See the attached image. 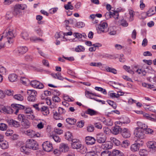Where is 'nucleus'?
I'll return each instance as SVG.
<instances>
[{
	"label": "nucleus",
	"mask_w": 156,
	"mask_h": 156,
	"mask_svg": "<svg viewBox=\"0 0 156 156\" xmlns=\"http://www.w3.org/2000/svg\"><path fill=\"white\" fill-rule=\"evenodd\" d=\"M85 156H98L97 153L94 151H90L87 153Z\"/></svg>",
	"instance_id": "obj_37"
},
{
	"label": "nucleus",
	"mask_w": 156,
	"mask_h": 156,
	"mask_svg": "<svg viewBox=\"0 0 156 156\" xmlns=\"http://www.w3.org/2000/svg\"><path fill=\"white\" fill-rule=\"evenodd\" d=\"M21 125L24 129H27L30 126V123L28 120L27 119H24L21 122Z\"/></svg>",
	"instance_id": "obj_21"
},
{
	"label": "nucleus",
	"mask_w": 156,
	"mask_h": 156,
	"mask_svg": "<svg viewBox=\"0 0 156 156\" xmlns=\"http://www.w3.org/2000/svg\"><path fill=\"white\" fill-rule=\"evenodd\" d=\"M50 137L53 139L56 142H60L61 140V139L57 135L51 136Z\"/></svg>",
	"instance_id": "obj_44"
},
{
	"label": "nucleus",
	"mask_w": 156,
	"mask_h": 156,
	"mask_svg": "<svg viewBox=\"0 0 156 156\" xmlns=\"http://www.w3.org/2000/svg\"><path fill=\"white\" fill-rule=\"evenodd\" d=\"M7 122L8 124L11 126L17 128L20 126V123L19 122L12 119L8 120Z\"/></svg>",
	"instance_id": "obj_12"
},
{
	"label": "nucleus",
	"mask_w": 156,
	"mask_h": 156,
	"mask_svg": "<svg viewBox=\"0 0 156 156\" xmlns=\"http://www.w3.org/2000/svg\"><path fill=\"white\" fill-rule=\"evenodd\" d=\"M95 126L98 129H101L102 127L101 124L100 122H96L94 123Z\"/></svg>",
	"instance_id": "obj_64"
},
{
	"label": "nucleus",
	"mask_w": 156,
	"mask_h": 156,
	"mask_svg": "<svg viewBox=\"0 0 156 156\" xmlns=\"http://www.w3.org/2000/svg\"><path fill=\"white\" fill-rule=\"evenodd\" d=\"M30 41H36L38 40L40 41L43 42L44 41L43 39L35 36L32 37H30Z\"/></svg>",
	"instance_id": "obj_47"
},
{
	"label": "nucleus",
	"mask_w": 156,
	"mask_h": 156,
	"mask_svg": "<svg viewBox=\"0 0 156 156\" xmlns=\"http://www.w3.org/2000/svg\"><path fill=\"white\" fill-rule=\"evenodd\" d=\"M34 31L40 36H42L43 34V31L39 27L35 28Z\"/></svg>",
	"instance_id": "obj_42"
},
{
	"label": "nucleus",
	"mask_w": 156,
	"mask_h": 156,
	"mask_svg": "<svg viewBox=\"0 0 156 156\" xmlns=\"http://www.w3.org/2000/svg\"><path fill=\"white\" fill-rule=\"evenodd\" d=\"M25 109V107L20 104H16L13 105V108H12V113L17 115L19 112L20 109Z\"/></svg>",
	"instance_id": "obj_10"
},
{
	"label": "nucleus",
	"mask_w": 156,
	"mask_h": 156,
	"mask_svg": "<svg viewBox=\"0 0 156 156\" xmlns=\"http://www.w3.org/2000/svg\"><path fill=\"white\" fill-rule=\"evenodd\" d=\"M58 113L60 115H62L65 114L66 110L62 108L59 107L58 108Z\"/></svg>",
	"instance_id": "obj_45"
},
{
	"label": "nucleus",
	"mask_w": 156,
	"mask_h": 156,
	"mask_svg": "<svg viewBox=\"0 0 156 156\" xmlns=\"http://www.w3.org/2000/svg\"><path fill=\"white\" fill-rule=\"evenodd\" d=\"M6 72V69L2 65H0V73L2 74H5Z\"/></svg>",
	"instance_id": "obj_57"
},
{
	"label": "nucleus",
	"mask_w": 156,
	"mask_h": 156,
	"mask_svg": "<svg viewBox=\"0 0 156 156\" xmlns=\"http://www.w3.org/2000/svg\"><path fill=\"white\" fill-rule=\"evenodd\" d=\"M28 50L27 47L26 46H20L18 48L16 51V53L23 54L27 52Z\"/></svg>",
	"instance_id": "obj_18"
},
{
	"label": "nucleus",
	"mask_w": 156,
	"mask_h": 156,
	"mask_svg": "<svg viewBox=\"0 0 156 156\" xmlns=\"http://www.w3.org/2000/svg\"><path fill=\"white\" fill-rule=\"evenodd\" d=\"M106 140V137L102 133H99L96 135V140L98 143L103 144Z\"/></svg>",
	"instance_id": "obj_9"
},
{
	"label": "nucleus",
	"mask_w": 156,
	"mask_h": 156,
	"mask_svg": "<svg viewBox=\"0 0 156 156\" xmlns=\"http://www.w3.org/2000/svg\"><path fill=\"white\" fill-rule=\"evenodd\" d=\"M65 137L66 139L69 141L72 140V139H73L72 134L69 132H67L66 133Z\"/></svg>",
	"instance_id": "obj_35"
},
{
	"label": "nucleus",
	"mask_w": 156,
	"mask_h": 156,
	"mask_svg": "<svg viewBox=\"0 0 156 156\" xmlns=\"http://www.w3.org/2000/svg\"><path fill=\"white\" fill-rule=\"evenodd\" d=\"M119 16L118 12L117 11H115L113 12H112L111 17H113L115 20H117Z\"/></svg>",
	"instance_id": "obj_41"
},
{
	"label": "nucleus",
	"mask_w": 156,
	"mask_h": 156,
	"mask_svg": "<svg viewBox=\"0 0 156 156\" xmlns=\"http://www.w3.org/2000/svg\"><path fill=\"white\" fill-rule=\"evenodd\" d=\"M103 130L104 133L106 135H109L111 133V130L108 127H103Z\"/></svg>",
	"instance_id": "obj_50"
},
{
	"label": "nucleus",
	"mask_w": 156,
	"mask_h": 156,
	"mask_svg": "<svg viewBox=\"0 0 156 156\" xmlns=\"http://www.w3.org/2000/svg\"><path fill=\"white\" fill-rule=\"evenodd\" d=\"M20 82L23 84L26 85L29 83V81L27 78L25 77H22L20 79Z\"/></svg>",
	"instance_id": "obj_34"
},
{
	"label": "nucleus",
	"mask_w": 156,
	"mask_h": 156,
	"mask_svg": "<svg viewBox=\"0 0 156 156\" xmlns=\"http://www.w3.org/2000/svg\"><path fill=\"white\" fill-rule=\"evenodd\" d=\"M43 149L45 151L50 152L53 149L52 144L51 143L48 141H46L42 144Z\"/></svg>",
	"instance_id": "obj_6"
},
{
	"label": "nucleus",
	"mask_w": 156,
	"mask_h": 156,
	"mask_svg": "<svg viewBox=\"0 0 156 156\" xmlns=\"http://www.w3.org/2000/svg\"><path fill=\"white\" fill-rule=\"evenodd\" d=\"M96 27L97 32L98 34L106 32L108 31L107 23L105 22H101L99 25H97Z\"/></svg>",
	"instance_id": "obj_2"
},
{
	"label": "nucleus",
	"mask_w": 156,
	"mask_h": 156,
	"mask_svg": "<svg viewBox=\"0 0 156 156\" xmlns=\"http://www.w3.org/2000/svg\"><path fill=\"white\" fill-rule=\"evenodd\" d=\"M40 111L44 115H46L49 113L48 108L46 106H44L41 107L40 109Z\"/></svg>",
	"instance_id": "obj_24"
},
{
	"label": "nucleus",
	"mask_w": 156,
	"mask_h": 156,
	"mask_svg": "<svg viewBox=\"0 0 156 156\" xmlns=\"http://www.w3.org/2000/svg\"><path fill=\"white\" fill-rule=\"evenodd\" d=\"M147 151L145 149H141L139 151V154L141 156H145L147 155Z\"/></svg>",
	"instance_id": "obj_52"
},
{
	"label": "nucleus",
	"mask_w": 156,
	"mask_h": 156,
	"mask_svg": "<svg viewBox=\"0 0 156 156\" xmlns=\"http://www.w3.org/2000/svg\"><path fill=\"white\" fill-rule=\"evenodd\" d=\"M0 147L4 149H6L8 147V143L6 141L0 144Z\"/></svg>",
	"instance_id": "obj_38"
},
{
	"label": "nucleus",
	"mask_w": 156,
	"mask_h": 156,
	"mask_svg": "<svg viewBox=\"0 0 156 156\" xmlns=\"http://www.w3.org/2000/svg\"><path fill=\"white\" fill-rule=\"evenodd\" d=\"M71 146L73 148L76 149H82L84 147L83 145L79 141L76 142V143H72Z\"/></svg>",
	"instance_id": "obj_20"
},
{
	"label": "nucleus",
	"mask_w": 156,
	"mask_h": 156,
	"mask_svg": "<svg viewBox=\"0 0 156 156\" xmlns=\"http://www.w3.org/2000/svg\"><path fill=\"white\" fill-rule=\"evenodd\" d=\"M147 147L153 151L156 150V142L154 141H149L147 143Z\"/></svg>",
	"instance_id": "obj_16"
},
{
	"label": "nucleus",
	"mask_w": 156,
	"mask_h": 156,
	"mask_svg": "<svg viewBox=\"0 0 156 156\" xmlns=\"http://www.w3.org/2000/svg\"><path fill=\"white\" fill-rule=\"evenodd\" d=\"M123 154L119 150L114 149L111 154V156H122Z\"/></svg>",
	"instance_id": "obj_25"
},
{
	"label": "nucleus",
	"mask_w": 156,
	"mask_h": 156,
	"mask_svg": "<svg viewBox=\"0 0 156 156\" xmlns=\"http://www.w3.org/2000/svg\"><path fill=\"white\" fill-rule=\"evenodd\" d=\"M51 75L55 78L57 79L61 80H62L64 79L61 76V74L59 73H52Z\"/></svg>",
	"instance_id": "obj_31"
},
{
	"label": "nucleus",
	"mask_w": 156,
	"mask_h": 156,
	"mask_svg": "<svg viewBox=\"0 0 156 156\" xmlns=\"http://www.w3.org/2000/svg\"><path fill=\"white\" fill-rule=\"evenodd\" d=\"M155 12L152 9H150L147 12L146 15L147 16H151L154 15Z\"/></svg>",
	"instance_id": "obj_54"
},
{
	"label": "nucleus",
	"mask_w": 156,
	"mask_h": 156,
	"mask_svg": "<svg viewBox=\"0 0 156 156\" xmlns=\"http://www.w3.org/2000/svg\"><path fill=\"white\" fill-rule=\"evenodd\" d=\"M110 140L116 146H119L120 144V141L114 137H111Z\"/></svg>",
	"instance_id": "obj_40"
},
{
	"label": "nucleus",
	"mask_w": 156,
	"mask_h": 156,
	"mask_svg": "<svg viewBox=\"0 0 156 156\" xmlns=\"http://www.w3.org/2000/svg\"><path fill=\"white\" fill-rule=\"evenodd\" d=\"M142 144L136 143L132 144L130 147V149L133 152H135L139 150L140 147L142 146Z\"/></svg>",
	"instance_id": "obj_15"
},
{
	"label": "nucleus",
	"mask_w": 156,
	"mask_h": 156,
	"mask_svg": "<svg viewBox=\"0 0 156 156\" xmlns=\"http://www.w3.org/2000/svg\"><path fill=\"white\" fill-rule=\"evenodd\" d=\"M122 135L124 138H129L131 135L130 131L127 128H124L122 131Z\"/></svg>",
	"instance_id": "obj_17"
},
{
	"label": "nucleus",
	"mask_w": 156,
	"mask_h": 156,
	"mask_svg": "<svg viewBox=\"0 0 156 156\" xmlns=\"http://www.w3.org/2000/svg\"><path fill=\"white\" fill-rule=\"evenodd\" d=\"M85 95L86 97L87 98L91 99H93V98H92L91 97V96L93 95L92 94V93L88 91H86L85 92Z\"/></svg>",
	"instance_id": "obj_62"
},
{
	"label": "nucleus",
	"mask_w": 156,
	"mask_h": 156,
	"mask_svg": "<svg viewBox=\"0 0 156 156\" xmlns=\"http://www.w3.org/2000/svg\"><path fill=\"white\" fill-rule=\"evenodd\" d=\"M137 124L138 126V127L137 128L141 129L143 130V131L147 128V125L140 122H138L137 123Z\"/></svg>",
	"instance_id": "obj_26"
},
{
	"label": "nucleus",
	"mask_w": 156,
	"mask_h": 156,
	"mask_svg": "<svg viewBox=\"0 0 156 156\" xmlns=\"http://www.w3.org/2000/svg\"><path fill=\"white\" fill-rule=\"evenodd\" d=\"M66 121L68 124L72 125L75 124L76 120L73 118H68L66 119Z\"/></svg>",
	"instance_id": "obj_29"
},
{
	"label": "nucleus",
	"mask_w": 156,
	"mask_h": 156,
	"mask_svg": "<svg viewBox=\"0 0 156 156\" xmlns=\"http://www.w3.org/2000/svg\"><path fill=\"white\" fill-rule=\"evenodd\" d=\"M129 144L128 141L125 140L122 141L121 146L122 147L126 148L129 145Z\"/></svg>",
	"instance_id": "obj_61"
},
{
	"label": "nucleus",
	"mask_w": 156,
	"mask_h": 156,
	"mask_svg": "<svg viewBox=\"0 0 156 156\" xmlns=\"http://www.w3.org/2000/svg\"><path fill=\"white\" fill-rule=\"evenodd\" d=\"M101 147L104 149H110L112 148L113 144L112 142L110 141L105 142V143L102 144Z\"/></svg>",
	"instance_id": "obj_13"
},
{
	"label": "nucleus",
	"mask_w": 156,
	"mask_h": 156,
	"mask_svg": "<svg viewBox=\"0 0 156 156\" xmlns=\"http://www.w3.org/2000/svg\"><path fill=\"white\" fill-rule=\"evenodd\" d=\"M86 113L87 114L91 116L97 115L98 113L97 111L90 108L87 109Z\"/></svg>",
	"instance_id": "obj_27"
},
{
	"label": "nucleus",
	"mask_w": 156,
	"mask_h": 156,
	"mask_svg": "<svg viewBox=\"0 0 156 156\" xmlns=\"http://www.w3.org/2000/svg\"><path fill=\"white\" fill-rule=\"evenodd\" d=\"M17 6V7L20 10H24L25 8H26L27 6L25 4H18L16 5Z\"/></svg>",
	"instance_id": "obj_58"
},
{
	"label": "nucleus",
	"mask_w": 156,
	"mask_h": 156,
	"mask_svg": "<svg viewBox=\"0 0 156 156\" xmlns=\"http://www.w3.org/2000/svg\"><path fill=\"white\" fill-rule=\"evenodd\" d=\"M28 96L27 99L29 101L34 102L36 100V96L37 94V92L34 90H29L27 91Z\"/></svg>",
	"instance_id": "obj_4"
},
{
	"label": "nucleus",
	"mask_w": 156,
	"mask_h": 156,
	"mask_svg": "<svg viewBox=\"0 0 156 156\" xmlns=\"http://www.w3.org/2000/svg\"><path fill=\"white\" fill-rule=\"evenodd\" d=\"M96 140L92 136H87L85 138V142L88 145H91L95 144Z\"/></svg>",
	"instance_id": "obj_11"
},
{
	"label": "nucleus",
	"mask_w": 156,
	"mask_h": 156,
	"mask_svg": "<svg viewBox=\"0 0 156 156\" xmlns=\"http://www.w3.org/2000/svg\"><path fill=\"white\" fill-rule=\"evenodd\" d=\"M12 108L10 107H6L3 105H1L0 107V111L1 112L2 111L7 114L12 113Z\"/></svg>",
	"instance_id": "obj_14"
},
{
	"label": "nucleus",
	"mask_w": 156,
	"mask_h": 156,
	"mask_svg": "<svg viewBox=\"0 0 156 156\" xmlns=\"http://www.w3.org/2000/svg\"><path fill=\"white\" fill-rule=\"evenodd\" d=\"M129 13L130 15L129 21L130 22L132 21L134 19L133 17L135 15L134 12L132 9H129Z\"/></svg>",
	"instance_id": "obj_32"
},
{
	"label": "nucleus",
	"mask_w": 156,
	"mask_h": 156,
	"mask_svg": "<svg viewBox=\"0 0 156 156\" xmlns=\"http://www.w3.org/2000/svg\"><path fill=\"white\" fill-rule=\"evenodd\" d=\"M143 115L145 118H146L148 120H150L151 121H153V120H154L153 117H151L150 115L147 113H146L145 112H144L143 114Z\"/></svg>",
	"instance_id": "obj_49"
},
{
	"label": "nucleus",
	"mask_w": 156,
	"mask_h": 156,
	"mask_svg": "<svg viewBox=\"0 0 156 156\" xmlns=\"http://www.w3.org/2000/svg\"><path fill=\"white\" fill-rule=\"evenodd\" d=\"M7 128V125L3 123H0V130L2 131L6 130Z\"/></svg>",
	"instance_id": "obj_46"
},
{
	"label": "nucleus",
	"mask_w": 156,
	"mask_h": 156,
	"mask_svg": "<svg viewBox=\"0 0 156 156\" xmlns=\"http://www.w3.org/2000/svg\"><path fill=\"white\" fill-rule=\"evenodd\" d=\"M108 31V32L109 34L111 35H115L116 33V31L111 28H109Z\"/></svg>",
	"instance_id": "obj_56"
},
{
	"label": "nucleus",
	"mask_w": 156,
	"mask_h": 156,
	"mask_svg": "<svg viewBox=\"0 0 156 156\" xmlns=\"http://www.w3.org/2000/svg\"><path fill=\"white\" fill-rule=\"evenodd\" d=\"M111 152L108 151H104L101 153V156H111Z\"/></svg>",
	"instance_id": "obj_48"
},
{
	"label": "nucleus",
	"mask_w": 156,
	"mask_h": 156,
	"mask_svg": "<svg viewBox=\"0 0 156 156\" xmlns=\"http://www.w3.org/2000/svg\"><path fill=\"white\" fill-rule=\"evenodd\" d=\"M16 30L12 27H8L4 31L1 38L0 41H1L2 37H6L7 40V42L10 44H12L13 42V38L16 36Z\"/></svg>",
	"instance_id": "obj_1"
},
{
	"label": "nucleus",
	"mask_w": 156,
	"mask_h": 156,
	"mask_svg": "<svg viewBox=\"0 0 156 156\" xmlns=\"http://www.w3.org/2000/svg\"><path fill=\"white\" fill-rule=\"evenodd\" d=\"M63 33L62 32H60L59 33H57L55 35V38L58 39L63 36Z\"/></svg>",
	"instance_id": "obj_55"
},
{
	"label": "nucleus",
	"mask_w": 156,
	"mask_h": 156,
	"mask_svg": "<svg viewBox=\"0 0 156 156\" xmlns=\"http://www.w3.org/2000/svg\"><path fill=\"white\" fill-rule=\"evenodd\" d=\"M26 145L28 148L33 150L38 149V145L37 142L32 139H28L26 141Z\"/></svg>",
	"instance_id": "obj_3"
},
{
	"label": "nucleus",
	"mask_w": 156,
	"mask_h": 156,
	"mask_svg": "<svg viewBox=\"0 0 156 156\" xmlns=\"http://www.w3.org/2000/svg\"><path fill=\"white\" fill-rule=\"evenodd\" d=\"M13 14L11 12H8L6 14V17L7 19H10L12 17Z\"/></svg>",
	"instance_id": "obj_60"
},
{
	"label": "nucleus",
	"mask_w": 156,
	"mask_h": 156,
	"mask_svg": "<svg viewBox=\"0 0 156 156\" xmlns=\"http://www.w3.org/2000/svg\"><path fill=\"white\" fill-rule=\"evenodd\" d=\"M20 150L22 152L26 154L29 155L30 154L29 148H28L26 144V145L21 147Z\"/></svg>",
	"instance_id": "obj_22"
},
{
	"label": "nucleus",
	"mask_w": 156,
	"mask_h": 156,
	"mask_svg": "<svg viewBox=\"0 0 156 156\" xmlns=\"http://www.w3.org/2000/svg\"><path fill=\"white\" fill-rule=\"evenodd\" d=\"M122 121L123 122V124H128L130 122V121L128 117H125L123 118V119Z\"/></svg>",
	"instance_id": "obj_59"
},
{
	"label": "nucleus",
	"mask_w": 156,
	"mask_h": 156,
	"mask_svg": "<svg viewBox=\"0 0 156 156\" xmlns=\"http://www.w3.org/2000/svg\"><path fill=\"white\" fill-rule=\"evenodd\" d=\"M24 112L27 114H29L30 113H33V111L30 108H26L24 109Z\"/></svg>",
	"instance_id": "obj_63"
},
{
	"label": "nucleus",
	"mask_w": 156,
	"mask_h": 156,
	"mask_svg": "<svg viewBox=\"0 0 156 156\" xmlns=\"http://www.w3.org/2000/svg\"><path fill=\"white\" fill-rule=\"evenodd\" d=\"M134 134L135 136L140 139H143L145 135L144 131L138 128H136L134 131Z\"/></svg>",
	"instance_id": "obj_5"
},
{
	"label": "nucleus",
	"mask_w": 156,
	"mask_h": 156,
	"mask_svg": "<svg viewBox=\"0 0 156 156\" xmlns=\"http://www.w3.org/2000/svg\"><path fill=\"white\" fill-rule=\"evenodd\" d=\"M105 68L106 71L107 72L112 73L115 74L117 73V70L114 68L108 66H106Z\"/></svg>",
	"instance_id": "obj_30"
},
{
	"label": "nucleus",
	"mask_w": 156,
	"mask_h": 156,
	"mask_svg": "<svg viewBox=\"0 0 156 156\" xmlns=\"http://www.w3.org/2000/svg\"><path fill=\"white\" fill-rule=\"evenodd\" d=\"M123 68L127 72L131 74H133L134 73V71L131 69L130 66L124 65L123 66Z\"/></svg>",
	"instance_id": "obj_36"
},
{
	"label": "nucleus",
	"mask_w": 156,
	"mask_h": 156,
	"mask_svg": "<svg viewBox=\"0 0 156 156\" xmlns=\"http://www.w3.org/2000/svg\"><path fill=\"white\" fill-rule=\"evenodd\" d=\"M85 48L82 45H78L75 48V51L77 52H83L85 51Z\"/></svg>",
	"instance_id": "obj_33"
},
{
	"label": "nucleus",
	"mask_w": 156,
	"mask_h": 156,
	"mask_svg": "<svg viewBox=\"0 0 156 156\" xmlns=\"http://www.w3.org/2000/svg\"><path fill=\"white\" fill-rule=\"evenodd\" d=\"M113 133L115 135L118 134L120 132L122 131V129L119 126H115L113 127Z\"/></svg>",
	"instance_id": "obj_23"
},
{
	"label": "nucleus",
	"mask_w": 156,
	"mask_h": 156,
	"mask_svg": "<svg viewBox=\"0 0 156 156\" xmlns=\"http://www.w3.org/2000/svg\"><path fill=\"white\" fill-rule=\"evenodd\" d=\"M21 36L24 39L27 40L28 39V34L26 32H23L21 34Z\"/></svg>",
	"instance_id": "obj_51"
},
{
	"label": "nucleus",
	"mask_w": 156,
	"mask_h": 156,
	"mask_svg": "<svg viewBox=\"0 0 156 156\" xmlns=\"http://www.w3.org/2000/svg\"><path fill=\"white\" fill-rule=\"evenodd\" d=\"M25 134L30 137H39L41 136V134L38 133L36 132L32 129H29L26 131Z\"/></svg>",
	"instance_id": "obj_7"
},
{
	"label": "nucleus",
	"mask_w": 156,
	"mask_h": 156,
	"mask_svg": "<svg viewBox=\"0 0 156 156\" xmlns=\"http://www.w3.org/2000/svg\"><path fill=\"white\" fill-rule=\"evenodd\" d=\"M31 85L33 87L38 89H42L44 87L43 84L36 80H33L30 82Z\"/></svg>",
	"instance_id": "obj_8"
},
{
	"label": "nucleus",
	"mask_w": 156,
	"mask_h": 156,
	"mask_svg": "<svg viewBox=\"0 0 156 156\" xmlns=\"http://www.w3.org/2000/svg\"><path fill=\"white\" fill-rule=\"evenodd\" d=\"M69 150V147L67 144H61L60 145L59 151L62 152H66Z\"/></svg>",
	"instance_id": "obj_19"
},
{
	"label": "nucleus",
	"mask_w": 156,
	"mask_h": 156,
	"mask_svg": "<svg viewBox=\"0 0 156 156\" xmlns=\"http://www.w3.org/2000/svg\"><path fill=\"white\" fill-rule=\"evenodd\" d=\"M17 6L16 5L14 7V9L13 13L14 15H17L21 12V10L18 8L17 7Z\"/></svg>",
	"instance_id": "obj_53"
},
{
	"label": "nucleus",
	"mask_w": 156,
	"mask_h": 156,
	"mask_svg": "<svg viewBox=\"0 0 156 156\" xmlns=\"http://www.w3.org/2000/svg\"><path fill=\"white\" fill-rule=\"evenodd\" d=\"M107 102L114 109H115L117 107L116 103L110 100H108Z\"/></svg>",
	"instance_id": "obj_39"
},
{
	"label": "nucleus",
	"mask_w": 156,
	"mask_h": 156,
	"mask_svg": "<svg viewBox=\"0 0 156 156\" xmlns=\"http://www.w3.org/2000/svg\"><path fill=\"white\" fill-rule=\"evenodd\" d=\"M17 76L15 74H11L9 76V79L11 82H14L16 81L17 78Z\"/></svg>",
	"instance_id": "obj_28"
},
{
	"label": "nucleus",
	"mask_w": 156,
	"mask_h": 156,
	"mask_svg": "<svg viewBox=\"0 0 156 156\" xmlns=\"http://www.w3.org/2000/svg\"><path fill=\"white\" fill-rule=\"evenodd\" d=\"M13 97L15 99L18 101H22L23 100V97L20 94L15 95Z\"/></svg>",
	"instance_id": "obj_43"
}]
</instances>
